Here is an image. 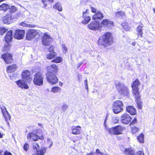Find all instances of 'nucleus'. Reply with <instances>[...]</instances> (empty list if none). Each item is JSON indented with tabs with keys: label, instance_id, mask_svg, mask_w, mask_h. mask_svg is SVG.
<instances>
[{
	"label": "nucleus",
	"instance_id": "obj_1",
	"mask_svg": "<svg viewBox=\"0 0 155 155\" xmlns=\"http://www.w3.org/2000/svg\"><path fill=\"white\" fill-rule=\"evenodd\" d=\"M113 42L111 34L107 32L100 38L98 41V44L101 48L105 47L111 45Z\"/></svg>",
	"mask_w": 155,
	"mask_h": 155
},
{
	"label": "nucleus",
	"instance_id": "obj_2",
	"mask_svg": "<svg viewBox=\"0 0 155 155\" xmlns=\"http://www.w3.org/2000/svg\"><path fill=\"white\" fill-rule=\"evenodd\" d=\"M115 85L117 91L120 94L124 96H128L129 94V90L128 87L124 84L119 81H116Z\"/></svg>",
	"mask_w": 155,
	"mask_h": 155
},
{
	"label": "nucleus",
	"instance_id": "obj_3",
	"mask_svg": "<svg viewBox=\"0 0 155 155\" xmlns=\"http://www.w3.org/2000/svg\"><path fill=\"white\" fill-rule=\"evenodd\" d=\"M106 129L111 134L117 135L121 134L122 132L125 130V128L121 125H118L111 128L106 127Z\"/></svg>",
	"mask_w": 155,
	"mask_h": 155
},
{
	"label": "nucleus",
	"instance_id": "obj_4",
	"mask_svg": "<svg viewBox=\"0 0 155 155\" xmlns=\"http://www.w3.org/2000/svg\"><path fill=\"white\" fill-rule=\"evenodd\" d=\"M123 105L122 101L120 100L115 101L113 103L112 107L114 112L115 114H117L123 111Z\"/></svg>",
	"mask_w": 155,
	"mask_h": 155
},
{
	"label": "nucleus",
	"instance_id": "obj_5",
	"mask_svg": "<svg viewBox=\"0 0 155 155\" xmlns=\"http://www.w3.org/2000/svg\"><path fill=\"white\" fill-rule=\"evenodd\" d=\"M44 77L42 74L38 72L34 75L33 82L34 84L38 86H42L43 83Z\"/></svg>",
	"mask_w": 155,
	"mask_h": 155
},
{
	"label": "nucleus",
	"instance_id": "obj_6",
	"mask_svg": "<svg viewBox=\"0 0 155 155\" xmlns=\"http://www.w3.org/2000/svg\"><path fill=\"white\" fill-rule=\"evenodd\" d=\"M42 43L43 45H49L53 41V39L47 33H44L42 38Z\"/></svg>",
	"mask_w": 155,
	"mask_h": 155
},
{
	"label": "nucleus",
	"instance_id": "obj_7",
	"mask_svg": "<svg viewBox=\"0 0 155 155\" xmlns=\"http://www.w3.org/2000/svg\"><path fill=\"white\" fill-rule=\"evenodd\" d=\"M47 81L52 84H57L58 81V79L54 73L47 74L46 75Z\"/></svg>",
	"mask_w": 155,
	"mask_h": 155
},
{
	"label": "nucleus",
	"instance_id": "obj_8",
	"mask_svg": "<svg viewBox=\"0 0 155 155\" xmlns=\"http://www.w3.org/2000/svg\"><path fill=\"white\" fill-rule=\"evenodd\" d=\"M38 34V30L33 29L28 30L26 35V38L28 40H31L35 38L36 35Z\"/></svg>",
	"mask_w": 155,
	"mask_h": 155
},
{
	"label": "nucleus",
	"instance_id": "obj_9",
	"mask_svg": "<svg viewBox=\"0 0 155 155\" xmlns=\"http://www.w3.org/2000/svg\"><path fill=\"white\" fill-rule=\"evenodd\" d=\"M22 78L23 80L29 82L32 80V78L30 76V72L27 70L23 71L21 74Z\"/></svg>",
	"mask_w": 155,
	"mask_h": 155
},
{
	"label": "nucleus",
	"instance_id": "obj_10",
	"mask_svg": "<svg viewBox=\"0 0 155 155\" xmlns=\"http://www.w3.org/2000/svg\"><path fill=\"white\" fill-rule=\"evenodd\" d=\"M46 69L48 71L47 74L57 73L58 71V68L57 65L55 64H52L47 66Z\"/></svg>",
	"mask_w": 155,
	"mask_h": 155
},
{
	"label": "nucleus",
	"instance_id": "obj_11",
	"mask_svg": "<svg viewBox=\"0 0 155 155\" xmlns=\"http://www.w3.org/2000/svg\"><path fill=\"white\" fill-rule=\"evenodd\" d=\"M13 18L12 14L11 13H7L5 16L2 17L3 22L4 23L9 24L12 22Z\"/></svg>",
	"mask_w": 155,
	"mask_h": 155
},
{
	"label": "nucleus",
	"instance_id": "obj_12",
	"mask_svg": "<svg viewBox=\"0 0 155 155\" xmlns=\"http://www.w3.org/2000/svg\"><path fill=\"white\" fill-rule=\"evenodd\" d=\"M131 117L127 113H124L121 116V122L124 124H128L131 121Z\"/></svg>",
	"mask_w": 155,
	"mask_h": 155
},
{
	"label": "nucleus",
	"instance_id": "obj_13",
	"mask_svg": "<svg viewBox=\"0 0 155 155\" xmlns=\"http://www.w3.org/2000/svg\"><path fill=\"white\" fill-rule=\"evenodd\" d=\"M25 34V31L24 30L18 29L15 31L14 37L16 39H21L24 38Z\"/></svg>",
	"mask_w": 155,
	"mask_h": 155
},
{
	"label": "nucleus",
	"instance_id": "obj_14",
	"mask_svg": "<svg viewBox=\"0 0 155 155\" xmlns=\"http://www.w3.org/2000/svg\"><path fill=\"white\" fill-rule=\"evenodd\" d=\"M26 81L24 80H20L16 82V84L18 86L21 88L27 89L29 88V86L26 82Z\"/></svg>",
	"mask_w": 155,
	"mask_h": 155
},
{
	"label": "nucleus",
	"instance_id": "obj_15",
	"mask_svg": "<svg viewBox=\"0 0 155 155\" xmlns=\"http://www.w3.org/2000/svg\"><path fill=\"white\" fill-rule=\"evenodd\" d=\"M88 9H87L83 13V17L84 20L82 22L84 24H87L91 20V18L88 15Z\"/></svg>",
	"mask_w": 155,
	"mask_h": 155
},
{
	"label": "nucleus",
	"instance_id": "obj_16",
	"mask_svg": "<svg viewBox=\"0 0 155 155\" xmlns=\"http://www.w3.org/2000/svg\"><path fill=\"white\" fill-rule=\"evenodd\" d=\"M2 57L7 64L10 63L13 61L12 56L10 53H7L2 54Z\"/></svg>",
	"mask_w": 155,
	"mask_h": 155
},
{
	"label": "nucleus",
	"instance_id": "obj_17",
	"mask_svg": "<svg viewBox=\"0 0 155 155\" xmlns=\"http://www.w3.org/2000/svg\"><path fill=\"white\" fill-rule=\"evenodd\" d=\"M101 25L104 27L111 28L113 26L114 24L112 21L108 19H104L101 22Z\"/></svg>",
	"mask_w": 155,
	"mask_h": 155
},
{
	"label": "nucleus",
	"instance_id": "obj_18",
	"mask_svg": "<svg viewBox=\"0 0 155 155\" xmlns=\"http://www.w3.org/2000/svg\"><path fill=\"white\" fill-rule=\"evenodd\" d=\"M88 28L91 30H96L99 29V24L95 21L91 22L88 25Z\"/></svg>",
	"mask_w": 155,
	"mask_h": 155
},
{
	"label": "nucleus",
	"instance_id": "obj_19",
	"mask_svg": "<svg viewBox=\"0 0 155 155\" xmlns=\"http://www.w3.org/2000/svg\"><path fill=\"white\" fill-rule=\"evenodd\" d=\"M71 129L72 133L75 135L79 134L81 130V127L79 126H73L71 127Z\"/></svg>",
	"mask_w": 155,
	"mask_h": 155
},
{
	"label": "nucleus",
	"instance_id": "obj_20",
	"mask_svg": "<svg viewBox=\"0 0 155 155\" xmlns=\"http://www.w3.org/2000/svg\"><path fill=\"white\" fill-rule=\"evenodd\" d=\"M104 17L103 15L100 11H98L93 15L92 18L95 20H101Z\"/></svg>",
	"mask_w": 155,
	"mask_h": 155
},
{
	"label": "nucleus",
	"instance_id": "obj_21",
	"mask_svg": "<svg viewBox=\"0 0 155 155\" xmlns=\"http://www.w3.org/2000/svg\"><path fill=\"white\" fill-rule=\"evenodd\" d=\"M13 31L12 30H10L8 31L5 36V40L6 42H10L12 38Z\"/></svg>",
	"mask_w": 155,
	"mask_h": 155
},
{
	"label": "nucleus",
	"instance_id": "obj_22",
	"mask_svg": "<svg viewBox=\"0 0 155 155\" xmlns=\"http://www.w3.org/2000/svg\"><path fill=\"white\" fill-rule=\"evenodd\" d=\"M127 111L132 115H135L137 114L136 109L133 106H128L126 107Z\"/></svg>",
	"mask_w": 155,
	"mask_h": 155
},
{
	"label": "nucleus",
	"instance_id": "obj_23",
	"mask_svg": "<svg viewBox=\"0 0 155 155\" xmlns=\"http://www.w3.org/2000/svg\"><path fill=\"white\" fill-rule=\"evenodd\" d=\"M2 113L3 116L5 118V119L8 125H9V122L8 120H10L11 116L8 114V112L6 109L2 110Z\"/></svg>",
	"mask_w": 155,
	"mask_h": 155
},
{
	"label": "nucleus",
	"instance_id": "obj_24",
	"mask_svg": "<svg viewBox=\"0 0 155 155\" xmlns=\"http://www.w3.org/2000/svg\"><path fill=\"white\" fill-rule=\"evenodd\" d=\"M27 138L28 139H31L32 138L33 141H35L38 140V136L35 134H34L33 132H31L28 134Z\"/></svg>",
	"mask_w": 155,
	"mask_h": 155
},
{
	"label": "nucleus",
	"instance_id": "obj_25",
	"mask_svg": "<svg viewBox=\"0 0 155 155\" xmlns=\"http://www.w3.org/2000/svg\"><path fill=\"white\" fill-rule=\"evenodd\" d=\"M46 150V148L43 147L39 149L36 152L33 154V155H44Z\"/></svg>",
	"mask_w": 155,
	"mask_h": 155
},
{
	"label": "nucleus",
	"instance_id": "obj_26",
	"mask_svg": "<svg viewBox=\"0 0 155 155\" xmlns=\"http://www.w3.org/2000/svg\"><path fill=\"white\" fill-rule=\"evenodd\" d=\"M124 153L126 155H135V150L131 148L126 149L124 151Z\"/></svg>",
	"mask_w": 155,
	"mask_h": 155
},
{
	"label": "nucleus",
	"instance_id": "obj_27",
	"mask_svg": "<svg viewBox=\"0 0 155 155\" xmlns=\"http://www.w3.org/2000/svg\"><path fill=\"white\" fill-rule=\"evenodd\" d=\"M133 94L136 99H138L140 97V96L139 93V89L138 88H132Z\"/></svg>",
	"mask_w": 155,
	"mask_h": 155
},
{
	"label": "nucleus",
	"instance_id": "obj_28",
	"mask_svg": "<svg viewBox=\"0 0 155 155\" xmlns=\"http://www.w3.org/2000/svg\"><path fill=\"white\" fill-rule=\"evenodd\" d=\"M32 154L36 152L39 149L40 146L38 143L37 142L33 143L32 144Z\"/></svg>",
	"mask_w": 155,
	"mask_h": 155
},
{
	"label": "nucleus",
	"instance_id": "obj_29",
	"mask_svg": "<svg viewBox=\"0 0 155 155\" xmlns=\"http://www.w3.org/2000/svg\"><path fill=\"white\" fill-rule=\"evenodd\" d=\"M57 55V53L54 51L52 52H49L46 54V58L48 59H51L55 58Z\"/></svg>",
	"mask_w": 155,
	"mask_h": 155
},
{
	"label": "nucleus",
	"instance_id": "obj_30",
	"mask_svg": "<svg viewBox=\"0 0 155 155\" xmlns=\"http://www.w3.org/2000/svg\"><path fill=\"white\" fill-rule=\"evenodd\" d=\"M9 9H10V6L8 4L3 3L0 5V11H3L6 12Z\"/></svg>",
	"mask_w": 155,
	"mask_h": 155
},
{
	"label": "nucleus",
	"instance_id": "obj_31",
	"mask_svg": "<svg viewBox=\"0 0 155 155\" xmlns=\"http://www.w3.org/2000/svg\"><path fill=\"white\" fill-rule=\"evenodd\" d=\"M16 69V65L14 64L8 66L7 68V71L8 73H11L15 71Z\"/></svg>",
	"mask_w": 155,
	"mask_h": 155
},
{
	"label": "nucleus",
	"instance_id": "obj_32",
	"mask_svg": "<svg viewBox=\"0 0 155 155\" xmlns=\"http://www.w3.org/2000/svg\"><path fill=\"white\" fill-rule=\"evenodd\" d=\"M61 89L59 87L54 86L51 88V92L54 93H60L61 91Z\"/></svg>",
	"mask_w": 155,
	"mask_h": 155
},
{
	"label": "nucleus",
	"instance_id": "obj_33",
	"mask_svg": "<svg viewBox=\"0 0 155 155\" xmlns=\"http://www.w3.org/2000/svg\"><path fill=\"white\" fill-rule=\"evenodd\" d=\"M116 17L120 18H123L125 17V14L122 11H119L115 12Z\"/></svg>",
	"mask_w": 155,
	"mask_h": 155
},
{
	"label": "nucleus",
	"instance_id": "obj_34",
	"mask_svg": "<svg viewBox=\"0 0 155 155\" xmlns=\"http://www.w3.org/2000/svg\"><path fill=\"white\" fill-rule=\"evenodd\" d=\"M143 25L141 24L137 28V30L138 32V36H139V35L140 36V37L142 36L143 33L142 32V28Z\"/></svg>",
	"mask_w": 155,
	"mask_h": 155
},
{
	"label": "nucleus",
	"instance_id": "obj_35",
	"mask_svg": "<svg viewBox=\"0 0 155 155\" xmlns=\"http://www.w3.org/2000/svg\"><path fill=\"white\" fill-rule=\"evenodd\" d=\"M53 8L54 9H57L60 12L62 10L61 4L59 2L57 3L53 7Z\"/></svg>",
	"mask_w": 155,
	"mask_h": 155
},
{
	"label": "nucleus",
	"instance_id": "obj_36",
	"mask_svg": "<svg viewBox=\"0 0 155 155\" xmlns=\"http://www.w3.org/2000/svg\"><path fill=\"white\" fill-rule=\"evenodd\" d=\"M140 83L139 81L137 80H136L133 82L132 86V88H138V86Z\"/></svg>",
	"mask_w": 155,
	"mask_h": 155
},
{
	"label": "nucleus",
	"instance_id": "obj_37",
	"mask_svg": "<svg viewBox=\"0 0 155 155\" xmlns=\"http://www.w3.org/2000/svg\"><path fill=\"white\" fill-rule=\"evenodd\" d=\"M19 25H20L23 27H26L29 28H34L35 27V26L34 25L28 24L24 22L20 23Z\"/></svg>",
	"mask_w": 155,
	"mask_h": 155
},
{
	"label": "nucleus",
	"instance_id": "obj_38",
	"mask_svg": "<svg viewBox=\"0 0 155 155\" xmlns=\"http://www.w3.org/2000/svg\"><path fill=\"white\" fill-rule=\"evenodd\" d=\"M139 142L143 143L144 142V135L143 134H140L137 137Z\"/></svg>",
	"mask_w": 155,
	"mask_h": 155
},
{
	"label": "nucleus",
	"instance_id": "obj_39",
	"mask_svg": "<svg viewBox=\"0 0 155 155\" xmlns=\"http://www.w3.org/2000/svg\"><path fill=\"white\" fill-rule=\"evenodd\" d=\"M62 61V59L60 57H58L56 58L52 61V62L56 63H60Z\"/></svg>",
	"mask_w": 155,
	"mask_h": 155
},
{
	"label": "nucleus",
	"instance_id": "obj_40",
	"mask_svg": "<svg viewBox=\"0 0 155 155\" xmlns=\"http://www.w3.org/2000/svg\"><path fill=\"white\" fill-rule=\"evenodd\" d=\"M8 30V29L2 27H0V35H2Z\"/></svg>",
	"mask_w": 155,
	"mask_h": 155
},
{
	"label": "nucleus",
	"instance_id": "obj_41",
	"mask_svg": "<svg viewBox=\"0 0 155 155\" xmlns=\"http://www.w3.org/2000/svg\"><path fill=\"white\" fill-rule=\"evenodd\" d=\"M122 26L126 31H128L130 29V27L128 26L127 23H123L122 24Z\"/></svg>",
	"mask_w": 155,
	"mask_h": 155
},
{
	"label": "nucleus",
	"instance_id": "obj_42",
	"mask_svg": "<svg viewBox=\"0 0 155 155\" xmlns=\"http://www.w3.org/2000/svg\"><path fill=\"white\" fill-rule=\"evenodd\" d=\"M137 101V106L139 109H141L142 108V105L141 104V102H140L139 98L138 99H137V100H136Z\"/></svg>",
	"mask_w": 155,
	"mask_h": 155
},
{
	"label": "nucleus",
	"instance_id": "obj_43",
	"mask_svg": "<svg viewBox=\"0 0 155 155\" xmlns=\"http://www.w3.org/2000/svg\"><path fill=\"white\" fill-rule=\"evenodd\" d=\"M10 12L11 13L14 12L17 10V8L14 6H11V8H10Z\"/></svg>",
	"mask_w": 155,
	"mask_h": 155
},
{
	"label": "nucleus",
	"instance_id": "obj_44",
	"mask_svg": "<svg viewBox=\"0 0 155 155\" xmlns=\"http://www.w3.org/2000/svg\"><path fill=\"white\" fill-rule=\"evenodd\" d=\"M29 145L28 143H26L23 146V149L25 151H27L28 149Z\"/></svg>",
	"mask_w": 155,
	"mask_h": 155
},
{
	"label": "nucleus",
	"instance_id": "obj_45",
	"mask_svg": "<svg viewBox=\"0 0 155 155\" xmlns=\"http://www.w3.org/2000/svg\"><path fill=\"white\" fill-rule=\"evenodd\" d=\"M68 106L66 104H64L62 106V110L64 111L68 108Z\"/></svg>",
	"mask_w": 155,
	"mask_h": 155
},
{
	"label": "nucleus",
	"instance_id": "obj_46",
	"mask_svg": "<svg viewBox=\"0 0 155 155\" xmlns=\"http://www.w3.org/2000/svg\"><path fill=\"white\" fill-rule=\"evenodd\" d=\"M139 130L138 128L136 127H133L132 128V132L133 133H136Z\"/></svg>",
	"mask_w": 155,
	"mask_h": 155
},
{
	"label": "nucleus",
	"instance_id": "obj_47",
	"mask_svg": "<svg viewBox=\"0 0 155 155\" xmlns=\"http://www.w3.org/2000/svg\"><path fill=\"white\" fill-rule=\"evenodd\" d=\"M62 50L63 52L65 53L67 51V48L66 47L65 45H62Z\"/></svg>",
	"mask_w": 155,
	"mask_h": 155
},
{
	"label": "nucleus",
	"instance_id": "obj_48",
	"mask_svg": "<svg viewBox=\"0 0 155 155\" xmlns=\"http://www.w3.org/2000/svg\"><path fill=\"white\" fill-rule=\"evenodd\" d=\"M136 155H144V153L143 151H138L135 154Z\"/></svg>",
	"mask_w": 155,
	"mask_h": 155
},
{
	"label": "nucleus",
	"instance_id": "obj_49",
	"mask_svg": "<svg viewBox=\"0 0 155 155\" xmlns=\"http://www.w3.org/2000/svg\"><path fill=\"white\" fill-rule=\"evenodd\" d=\"M97 150V153H96V155H107L105 154L104 153H102L99 151V150L98 149H97L96 150Z\"/></svg>",
	"mask_w": 155,
	"mask_h": 155
},
{
	"label": "nucleus",
	"instance_id": "obj_50",
	"mask_svg": "<svg viewBox=\"0 0 155 155\" xmlns=\"http://www.w3.org/2000/svg\"><path fill=\"white\" fill-rule=\"evenodd\" d=\"M91 12L94 13H96L97 12V9L95 8L91 7Z\"/></svg>",
	"mask_w": 155,
	"mask_h": 155
},
{
	"label": "nucleus",
	"instance_id": "obj_51",
	"mask_svg": "<svg viewBox=\"0 0 155 155\" xmlns=\"http://www.w3.org/2000/svg\"><path fill=\"white\" fill-rule=\"evenodd\" d=\"M42 2L44 4V7L45 8L47 7V4L45 3L47 2V0H41Z\"/></svg>",
	"mask_w": 155,
	"mask_h": 155
},
{
	"label": "nucleus",
	"instance_id": "obj_52",
	"mask_svg": "<svg viewBox=\"0 0 155 155\" xmlns=\"http://www.w3.org/2000/svg\"><path fill=\"white\" fill-rule=\"evenodd\" d=\"M49 52H52L54 51L53 48L52 46H51L48 49Z\"/></svg>",
	"mask_w": 155,
	"mask_h": 155
},
{
	"label": "nucleus",
	"instance_id": "obj_53",
	"mask_svg": "<svg viewBox=\"0 0 155 155\" xmlns=\"http://www.w3.org/2000/svg\"><path fill=\"white\" fill-rule=\"evenodd\" d=\"M114 118H113V122L114 123H118V120L117 119L115 118V119H114Z\"/></svg>",
	"mask_w": 155,
	"mask_h": 155
},
{
	"label": "nucleus",
	"instance_id": "obj_54",
	"mask_svg": "<svg viewBox=\"0 0 155 155\" xmlns=\"http://www.w3.org/2000/svg\"><path fill=\"white\" fill-rule=\"evenodd\" d=\"M137 121V119L136 118H135L132 121L131 123L132 124H135Z\"/></svg>",
	"mask_w": 155,
	"mask_h": 155
},
{
	"label": "nucleus",
	"instance_id": "obj_55",
	"mask_svg": "<svg viewBox=\"0 0 155 155\" xmlns=\"http://www.w3.org/2000/svg\"><path fill=\"white\" fill-rule=\"evenodd\" d=\"M4 155H12L10 153L6 151V152H4Z\"/></svg>",
	"mask_w": 155,
	"mask_h": 155
},
{
	"label": "nucleus",
	"instance_id": "obj_56",
	"mask_svg": "<svg viewBox=\"0 0 155 155\" xmlns=\"http://www.w3.org/2000/svg\"><path fill=\"white\" fill-rule=\"evenodd\" d=\"M54 0H47V2L45 3H46H46H47V1L50 2L51 3H52L53 2Z\"/></svg>",
	"mask_w": 155,
	"mask_h": 155
},
{
	"label": "nucleus",
	"instance_id": "obj_57",
	"mask_svg": "<svg viewBox=\"0 0 155 155\" xmlns=\"http://www.w3.org/2000/svg\"><path fill=\"white\" fill-rule=\"evenodd\" d=\"M83 64V62H80L79 63V64L78 65V68H79V67L82 64Z\"/></svg>",
	"mask_w": 155,
	"mask_h": 155
},
{
	"label": "nucleus",
	"instance_id": "obj_58",
	"mask_svg": "<svg viewBox=\"0 0 155 155\" xmlns=\"http://www.w3.org/2000/svg\"><path fill=\"white\" fill-rule=\"evenodd\" d=\"M3 134L0 132V139L3 137Z\"/></svg>",
	"mask_w": 155,
	"mask_h": 155
},
{
	"label": "nucleus",
	"instance_id": "obj_59",
	"mask_svg": "<svg viewBox=\"0 0 155 155\" xmlns=\"http://www.w3.org/2000/svg\"><path fill=\"white\" fill-rule=\"evenodd\" d=\"M38 138H39L41 140H42L44 139V137L43 136H41V137H38Z\"/></svg>",
	"mask_w": 155,
	"mask_h": 155
},
{
	"label": "nucleus",
	"instance_id": "obj_60",
	"mask_svg": "<svg viewBox=\"0 0 155 155\" xmlns=\"http://www.w3.org/2000/svg\"><path fill=\"white\" fill-rule=\"evenodd\" d=\"M53 144V142L52 141H51V144L50 145H49V148H50L51 146H52V145Z\"/></svg>",
	"mask_w": 155,
	"mask_h": 155
},
{
	"label": "nucleus",
	"instance_id": "obj_61",
	"mask_svg": "<svg viewBox=\"0 0 155 155\" xmlns=\"http://www.w3.org/2000/svg\"><path fill=\"white\" fill-rule=\"evenodd\" d=\"M84 83L85 84V85L87 84V80H85Z\"/></svg>",
	"mask_w": 155,
	"mask_h": 155
},
{
	"label": "nucleus",
	"instance_id": "obj_62",
	"mask_svg": "<svg viewBox=\"0 0 155 155\" xmlns=\"http://www.w3.org/2000/svg\"><path fill=\"white\" fill-rule=\"evenodd\" d=\"M87 155H94V153L92 152L88 154Z\"/></svg>",
	"mask_w": 155,
	"mask_h": 155
},
{
	"label": "nucleus",
	"instance_id": "obj_63",
	"mask_svg": "<svg viewBox=\"0 0 155 155\" xmlns=\"http://www.w3.org/2000/svg\"><path fill=\"white\" fill-rule=\"evenodd\" d=\"M132 45L133 46H135V45H136V43H135V42H133L132 43Z\"/></svg>",
	"mask_w": 155,
	"mask_h": 155
},
{
	"label": "nucleus",
	"instance_id": "obj_64",
	"mask_svg": "<svg viewBox=\"0 0 155 155\" xmlns=\"http://www.w3.org/2000/svg\"><path fill=\"white\" fill-rule=\"evenodd\" d=\"M85 88L88 90V84L85 85Z\"/></svg>",
	"mask_w": 155,
	"mask_h": 155
}]
</instances>
